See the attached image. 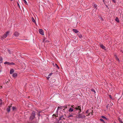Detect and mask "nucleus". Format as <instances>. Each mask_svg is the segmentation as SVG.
I'll list each match as a JSON object with an SVG mask.
<instances>
[{"instance_id": "nucleus-34", "label": "nucleus", "mask_w": 123, "mask_h": 123, "mask_svg": "<svg viewBox=\"0 0 123 123\" xmlns=\"http://www.w3.org/2000/svg\"><path fill=\"white\" fill-rule=\"evenodd\" d=\"M112 0L114 3H116V1L115 0Z\"/></svg>"}, {"instance_id": "nucleus-9", "label": "nucleus", "mask_w": 123, "mask_h": 123, "mask_svg": "<svg viewBox=\"0 0 123 123\" xmlns=\"http://www.w3.org/2000/svg\"><path fill=\"white\" fill-rule=\"evenodd\" d=\"M73 30L75 33H77L79 32L76 29H73Z\"/></svg>"}, {"instance_id": "nucleus-8", "label": "nucleus", "mask_w": 123, "mask_h": 123, "mask_svg": "<svg viewBox=\"0 0 123 123\" xmlns=\"http://www.w3.org/2000/svg\"><path fill=\"white\" fill-rule=\"evenodd\" d=\"M14 70L13 69H11L10 70V74H12L14 72Z\"/></svg>"}, {"instance_id": "nucleus-6", "label": "nucleus", "mask_w": 123, "mask_h": 123, "mask_svg": "<svg viewBox=\"0 0 123 123\" xmlns=\"http://www.w3.org/2000/svg\"><path fill=\"white\" fill-rule=\"evenodd\" d=\"M100 47L103 49H104L105 50H106L105 47L103 45H101L100 46Z\"/></svg>"}, {"instance_id": "nucleus-31", "label": "nucleus", "mask_w": 123, "mask_h": 123, "mask_svg": "<svg viewBox=\"0 0 123 123\" xmlns=\"http://www.w3.org/2000/svg\"><path fill=\"white\" fill-rule=\"evenodd\" d=\"M55 65L56 66V67L58 69L59 68V67H58V66L56 64H55Z\"/></svg>"}, {"instance_id": "nucleus-27", "label": "nucleus", "mask_w": 123, "mask_h": 123, "mask_svg": "<svg viewBox=\"0 0 123 123\" xmlns=\"http://www.w3.org/2000/svg\"><path fill=\"white\" fill-rule=\"evenodd\" d=\"M92 90V92H94V93L95 94V93H96L95 91V90L94 89H92V90Z\"/></svg>"}, {"instance_id": "nucleus-23", "label": "nucleus", "mask_w": 123, "mask_h": 123, "mask_svg": "<svg viewBox=\"0 0 123 123\" xmlns=\"http://www.w3.org/2000/svg\"><path fill=\"white\" fill-rule=\"evenodd\" d=\"M2 104V100L1 99H0V106Z\"/></svg>"}, {"instance_id": "nucleus-10", "label": "nucleus", "mask_w": 123, "mask_h": 123, "mask_svg": "<svg viewBox=\"0 0 123 123\" xmlns=\"http://www.w3.org/2000/svg\"><path fill=\"white\" fill-rule=\"evenodd\" d=\"M115 20L118 23L119 22V20L118 18H117L116 17L115 18Z\"/></svg>"}, {"instance_id": "nucleus-11", "label": "nucleus", "mask_w": 123, "mask_h": 123, "mask_svg": "<svg viewBox=\"0 0 123 123\" xmlns=\"http://www.w3.org/2000/svg\"><path fill=\"white\" fill-rule=\"evenodd\" d=\"M9 81V80L8 79H7L5 80V81L4 82L5 83L7 84Z\"/></svg>"}, {"instance_id": "nucleus-24", "label": "nucleus", "mask_w": 123, "mask_h": 123, "mask_svg": "<svg viewBox=\"0 0 123 123\" xmlns=\"http://www.w3.org/2000/svg\"><path fill=\"white\" fill-rule=\"evenodd\" d=\"M15 65V63H14L13 62H10V65Z\"/></svg>"}, {"instance_id": "nucleus-42", "label": "nucleus", "mask_w": 123, "mask_h": 123, "mask_svg": "<svg viewBox=\"0 0 123 123\" xmlns=\"http://www.w3.org/2000/svg\"><path fill=\"white\" fill-rule=\"evenodd\" d=\"M13 0H11V1H12Z\"/></svg>"}, {"instance_id": "nucleus-26", "label": "nucleus", "mask_w": 123, "mask_h": 123, "mask_svg": "<svg viewBox=\"0 0 123 123\" xmlns=\"http://www.w3.org/2000/svg\"><path fill=\"white\" fill-rule=\"evenodd\" d=\"M116 60H118V61H119V59H118V58L117 57V56H116Z\"/></svg>"}, {"instance_id": "nucleus-38", "label": "nucleus", "mask_w": 123, "mask_h": 123, "mask_svg": "<svg viewBox=\"0 0 123 123\" xmlns=\"http://www.w3.org/2000/svg\"><path fill=\"white\" fill-rule=\"evenodd\" d=\"M2 88V86H0V89Z\"/></svg>"}, {"instance_id": "nucleus-33", "label": "nucleus", "mask_w": 123, "mask_h": 123, "mask_svg": "<svg viewBox=\"0 0 123 123\" xmlns=\"http://www.w3.org/2000/svg\"><path fill=\"white\" fill-rule=\"evenodd\" d=\"M100 120L101 121H102L103 122H104V120L103 119H100Z\"/></svg>"}, {"instance_id": "nucleus-25", "label": "nucleus", "mask_w": 123, "mask_h": 123, "mask_svg": "<svg viewBox=\"0 0 123 123\" xmlns=\"http://www.w3.org/2000/svg\"><path fill=\"white\" fill-rule=\"evenodd\" d=\"M87 114L86 115V116H89L90 114V113L89 112V113H87Z\"/></svg>"}, {"instance_id": "nucleus-21", "label": "nucleus", "mask_w": 123, "mask_h": 123, "mask_svg": "<svg viewBox=\"0 0 123 123\" xmlns=\"http://www.w3.org/2000/svg\"><path fill=\"white\" fill-rule=\"evenodd\" d=\"M23 0L24 1V3L26 5L27 4V2L25 0Z\"/></svg>"}, {"instance_id": "nucleus-35", "label": "nucleus", "mask_w": 123, "mask_h": 123, "mask_svg": "<svg viewBox=\"0 0 123 123\" xmlns=\"http://www.w3.org/2000/svg\"><path fill=\"white\" fill-rule=\"evenodd\" d=\"M89 112H88V110H87L86 111V114H87L88 113H89Z\"/></svg>"}, {"instance_id": "nucleus-7", "label": "nucleus", "mask_w": 123, "mask_h": 123, "mask_svg": "<svg viewBox=\"0 0 123 123\" xmlns=\"http://www.w3.org/2000/svg\"><path fill=\"white\" fill-rule=\"evenodd\" d=\"M4 64H7V65H10V62H5L4 63Z\"/></svg>"}, {"instance_id": "nucleus-22", "label": "nucleus", "mask_w": 123, "mask_h": 123, "mask_svg": "<svg viewBox=\"0 0 123 123\" xmlns=\"http://www.w3.org/2000/svg\"><path fill=\"white\" fill-rule=\"evenodd\" d=\"M73 116L72 115H70L68 116V118H70V117H73Z\"/></svg>"}, {"instance_id": "nucleus-41", "label": "nucleus", "mask_w": 123, "mask_h": 123, "mask_svg": "<svg viewBox=\"0 0 123 123\" xmlns=\"http://www.w3.org/2000/svg\"><path fill=\"white\" fill-rule=\"evenodd\" d=\"M18 5H19V4H18Z\"/></svg>"}, {"instance_id": "nucleus-30", "label": "nucleus", "mask_w": 123, "mask_h": 123, "mask_svg": "<svg viewBox=\"0 0 123 123\" xmlns=\"http://www.w3.org/2000/svg\"><path fill=\"white\" fill-rule=\"evenodd\" d=\"M16 109L15 107H12V109L13 110H14Z\"/></svg>"}, {"instance_id": "nucleus-29", "label": "nucleus", "mask_w": 123, "mask_h": 123, "mask_svg": "<svg viewBox=\"0 0 123 123\" xmlns=\"http://www.w3.org/2000/svg\"><path fill=\"white\" fill-rule=\"evenodd\" d=\"M80 106H78L77 107H76L75 108L76 110H78V108H79Z\"/></svg>"}, {"instance_id": "nucleus-37", "label": "nucleus", "mask_w": 123, "mask_h": 123, "mask_svg": "<svg viewBox=\"0 0 123 123\" xmlns=\"http://www.w3.org/2000/svg\"><path fill=\"white\" fill-rule=\"evenodd\" d=\"M120 121L121 122V123H123V122H122V121Z\"/></svg>"}, {"instance_id": "nucleus-12", "label": "nucleus", "mask_w": 123, "mask_h": 123, "mask_svg": "<svg viewBox=\"0 0 123 123\" xmlns=\"http://www.w3.org/2000/svg\"><path fill=\"white\" fill-rule=\"evenodd\" d=\"M17 76V74L16 73H14L12 75V76L13 77H16Z\"/></svg>"}, {"instance_id": "nucleus-4", "label": "nucleus", "mask_w": 123, "mask_h": 123, "mask_svg": "<svg viewBox=\"0 0 123 123\" xmlns=\"http://www.w3.org/2000/svg\"><path fill=\"white\" fill-rule=\"evenodd\" d=\"M35 115V112L33 111L32 113V116L30 118L31 119H33Z\"/></svg>"}, {"instance_id": "nucleus-5", "label": "nucleus", "mask_w": 123, "mask_h": 123, "mask_svg": "<svg viewBox=\"0 0 123 123\" xmlns=\"http://www.w3.org/2000/svg\"><path fill=\"white\" fill-rule=\"evenodd\" d=\"M19 35V33L17 32H15L14 34V35L16 37H17Z\"/></svg>"}, {"instance_id": "nucleus-15", "label": "nucleus", "mask_w": 123, "mask_h": 123, "mask_svg": "<svg viewBox=\"0 0 123 123\" xmlns=\"http://www.w3.org/2000/svg\"><path fill=\"white\" fill-rule=\"evenodd\" d=\"M78 36L80 38H81L82 37V35L80 34V33L78 34Z\"/></svg>"}, {"instance_id": "nucleus-28", "label": "nucleus", "mask_w": 123, "mask_h": 123, "mask_svg": "<svg viewBox=\"0 0 123 123\" xmlns=\"http://www.w3.org/2000/svg\"><path fill=\"white\" fill-rule=\"evenodd\" d=\"M102 117L104 118H105V119L106 120H107V118L105 117V116H102Z\"/></svg>"}, {"instance_id": "nucleus-39", "label": "nucleus", "mask_w": 123, "mask_h": 123, "mask_svg": "<svg viewBox=\"0 0 123 123\" xmlns=\"http://www.w3.org/2000/svg\"><path fill=\"white\" fill-rule=\"evenodd\" d=\"M71 106V107H73V108H74V106Z\"/></svg>"}, {"instance_id": "nucleus-14", "label": "nucleus", "mask_w": 123, "mask_h": 123, "mask_svg": "<svg viewBox=\"0 0 123 123\" xmlns=\"http://www.w3.org/2000/svg\"><path fill=\"white\" fill-rule=\"evenodd\" d=\"M92 6H93V7H94V8H96L97 6V5H96V4H94L93 5H92Z\"/></svg>"}, {"instance_id": "nucleus-18", "label": "nucleus", "mask_w": 123, "mask_h": 123, "mask_svg": "<svg viewBox=\"0 0 123 123\" xmlns=\"http://www.w3.org/2000/svg\"><path fill=\"white\" fill-rule=\"evenodd\" d=\"M7 111L8 112L10 111V108L9 107L7 108Z\"/></svg>"}, {"instance_id": "nucleus-36", "label": "nucleus", "mask_w": 123, "mask_h": 123, "mask_svg": "<svg viewBox=\"0 0 123 123\" xmlns=\"http://www.w3.org/2000/svg\"><path fill=\"white\" fill-rule=\"evenodd\" d=\"M50 77V76H48L47 77V78L48 80L49 79V78Z\"/></svg>"}, {"instance_id": "nucleus-32", "label": "nucleus", "mask_w": 123, "mask_h": 123, "mask_svg": "<svg viewBox=\"0 0 123 123\" xmlns=\"http://www.w3.org/2000/svg\"><path fill=\"white\" fill-rule=\"evenodd\" d=\"M53 73H50L48 75V76H51V75L53 74Z\"/></svg>"}, {"instance_id": "nucleus-44", "label": "nucleus", "mask_w": 123, "mask_h": 123, "mask_svg": "<svg viewBox=\"0 0 123 123\" xmlns=\"http://www.w3.org/2000/svg\"><path fill=\"white\" fill-rule=\"evenodd\" d=\"M67 108V106H66V108Z\"/></svg>"}, {"instance_id": "nucleus-19", "label": "nucleus", "mask_w": 123, "mask_h": 123, "mask_svg": "<svg viewBox=\"0 0 123 123\" xmlns=\"http://www.w3.org/2000/svg\"><path fill=\"white\" fill-rule=\"evenodd\" d=\"M32 21L33 22H35V20L34 19V18H32Z\"/></svg>"}, {"instance_id": "nucleus-13", "label": "nucleus", "mask_w": 123, "mask_h": 123, "mask_svg": "<svg viewBox=\"0 0 123 123\" xmlns=\"http://www.w3.org/2000/svg\"><path fill=\"white\" fill-rule=\"evenodd\" d=\"M73 111V109L71 108H70L69 110V112H72Z\"/></svg>"}, {"instance_id": "nucleus-20", "label": "nucleus", "mask_w": 123, "mask_h": 123, "mask_svg": "<svg viewBox=\"0 0 123 123\" xmlns=\"http://www.w3.org/2000/svg\"><path fill=\"white\" fill-rule=\"evenodd\" d=\"M78 110L79 111H80L79 112V113H80L81 112V107H79V108L78 109Z\"/></svg>"}, {"instance_id": "nucleus-17", "label": "nucleus", "mask_w": 123, "mask_h": 123, "mask_svg": "<svg viewBox=\"0 0 123 123\" xmlns=\"http://www.w3.org/2000/svg\"><path fill=\"white\" fill-rule=\"evenodd\" d=\"M109 97L112 100H113L114 99V98H113L112 96H111V95H109Z\"/></svg>"}, {"instance_id": "nucleus-43", "label": "nucleus", "mask_w": 123, "mask_h": 123, "mask_svg": "<svg viewBox=\"0 0 123 123\" xmlns=\"http://www.w3.org/2000/svg\"><path fill=\"white\" fill-rule=\"evenodd\" d=\"M114 123H116V122H114Z\"/></svg>"}, {"instance_id": "nucleus-16", "label": "nucleus", "mask_w": 123, "mask_h": 123, "mask_svg": "<svg viewBox=\"0 0 123 123\" xmlns=\"http://www.w3.org/2000/svg\"><path fill=\"white\" fill-rule=\"evenodd\" d=\"M2 62V58L1 57H0V63H1Z\"/></svg>"}, {"instance_id": "nucleus-40", "label": "nucleus", "mask_w": 123, "mask_h": 123, "mask_svg": "<svg viewBox=\"0 0 123 123\" xmlns=\"http://www.w3.org/2000/svg\"><path fill=\"white\" fill-rule=\"evenodd\" d=\"M106 6L107 7H108L107 5H106Z\"/></svg>"}, {"instance_id": "nucleus-2", "label": "nucleus", "mask_w": 123, "mask_h": 123, "mask_svg": "<svg viewBox=\"0 0 123 123\" xmlns=\"http://www.w3.org/2000/svg\"><path fill=\"white\" fill-rule=\"evenodd\" d=\"M39 33L41 35H44V32L43 30L42 29H39Z\"/></svg>"}, {"instance_id": "nucleus-1", "label": "nucleus", "mask_w": 123, "mask_h": 123, "mask_svg": "<svg viewBox=\"0 0 123 123\" xmlns=\"http://www.w3.org/2000/svg\"><path fill=\"white\" fill-rule=\"evenodd\" d=\"M9 33V32L8 31H7L6 33L2 37V39L5 38L7 36V34Z\"/></svg>"}, {"instance_id": "nucleus-3", "label": "nucleus", "mask_w": 123, "mask_h": 123, "mask_svg": "<svg viewBox=\"0 0 123 123\" xmlns=\"http://www.w3.org/2000/svg\"><path fill=\"white\" fill-rule=\"evenodd\" d=\"M78 117L79 118H83L86 117L85 116L84 114H79L78 115Z\"/></svg>"}]
</instances>
